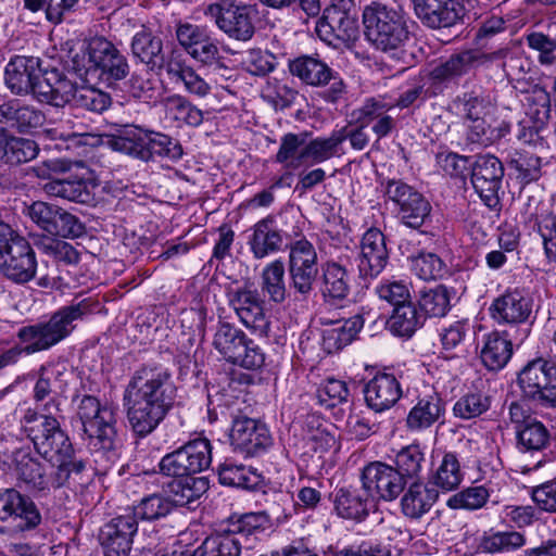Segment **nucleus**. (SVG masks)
Instances as JSON below:
<instances>
[{
	"label": "nucleus",
	"instance_id": "nucleus-1",
	"mask_svg": "<svg viewBox=\"0 0 556 556\" xmlns=\"http://www.w3.org/2000/svg\"><path fill=\"white\" fill-rule=\"evenodd\" d=\"M170 371L162 365H142L129 379L123 406L131 430L139 437L152 433L165 418L176 397Z\"/></svg>",
	"mask_w": 556,
	"mask_h": 556
},
{
	"label": "nucleus",
	"instance_id": "nucleus-2",
	"mask_svg": "<svg viewBox=\"0 0 556 556\" xmlns=\"http://www.w3.org/2000/svg\"><path fill=\"white\" fill-rule=\"evenodd\" d=\"M68 67L86 84L99 81L106 87H115L130 72L127 58L102 36L89 39L72 56Z\"/></svg>",
	"mask_w": 556,
	"mask_h": 556
},
{
	"label": "nucleus",
	"instance_id": "nucleus-3",
	"mask_svg": "<svg viewBox=\"0 0 556 556\" xmlns=\"http://www.w3.org/2000/svg\"><path fill=\"white\" fill-rule=\"evenodd\" d=\"M22 429L33 442L35 450L45 458L64 459L70 478L78 477L86 470L84 459L74 456L75 451L60 421L51 414H39L36 409H26L21 419Z\"/></svg>",
	"mask_w": 556,
	"mask_h": 556
},
{
	"label": "nucleus",
	"instance_id": "nucleus-4",
	"mask_svg": "<svg viewBox=\"0 0 556 556\" xmlns=\"http://www.w3.org/2000/svg\"><path fill=\"white\" fill-rule=\"evenodd\" d=\"M99 303L92 298H86L77 303L61 307L48 321L25 326L18 330V339L27 343L23 353L34 354L48 350L58 344L74 329L73 323L84 319L97 312Z\"/></svg>",
	"mask_w": 556,
	"mask_h": 556
},
{
	"label": "nucleus",
	"instance_id": "nucleus-5",
	"mask_svg": "<svg viewBox=\"0 0 556 556\" xmlns=\"http://www.w3.org/2000/svg\"><path fill=\"white\" fill-rule=\"evenodd\" d=\"M362 20L364 36L376 50L395 55L410 39L408 20L400 9L371 2L364 8Z\"/></svg>",
	"mask_w": 556,
	"mask_h": 556
},
{
	"label": "nucleus",
	"instance_id": "nucleus-6",
	"mask_svg": "<svg viewBox=\"0 0 556 556\" xmlns=\"http://www.w3.org/2000/svg\"><path fill=\"white\" fill-rule=\"evenodd\" d=\"M344 141L345 135L334 130L328 137H316L309 140L306 132H288L281 137L275 159L288 169L320 164L339 156Z\"/></svg>",
	"mask_w": 556,
	"mask_h": 556
},
{
	"label": "nucleus",
	"instance_id": "nucleus-7",
	"mask_svg": "<svg viewBox=\"0 0 556 556\" xmlns=\"http://www.w3.org/2000/svg\"><path fill=\"white\" fill-rule=\"evenodd\" d=\"M105 142L113 151L142 162L154 161L155 157L178 161L184 153L179 142L168 135L137 126H128L117 135L106 136Z\"/></svg>",
	"mask_w": 556,
	"mask_h": 556
},
{
	"label": "nucleus",
	"instance_id": "nucleus-8",
	"mask_svg": "<svg viewBox=\"0 0 556 556\" xmlns=\"http://www.w3.org/2000/svg\"><path fill=\"white\" fill-rule=\"evenodd\" d=\"M270 518L266 511L232 515L227 527L205 538L194 551L193 556H240L242 539L264 532L270 527Z\"/></svg>",
	"mask_w": 556,
	"mask_h": 556
},
{
	"label": "nucleus",
	"instance_id": "nucleus-9",
	"mask_svg": "<svg viewBox=\"0 0 556 556\" xmlns=\"http://www.w3.org/2000/svg\"><path fill=\"white\" fill-rule=\"evenodd\" d=\"M42 521L36 503L14 488L0 489V535L10 539L35 530Z\"/></svg>",
	"mask_w": 556,
	"mask_h": 556
},
{
	"label": "nucleus",
	"instance_id": "nucleus-10",
	"mask_svg": "<svg viewBox=\"0 0 556 556\" xmlns=\"http://www.w3.org/2000/svg\"><path fill=\"white\" fill-rule=\"evenodd\" d=\"M77 416L90 444L108 452L116 450L117 431L113 407L101 405L96 396L84 395L77 405Z\"/></svg>",
	"mask_w": 556,
	"mask_h": 556
},
{
	"label": "nucleus",
	"instance_id": "nucleus-11",
	"mask_svg": "<svg viewBox=\"0 0 556 556\" xmlns=\"http://www.w3.org/2000/svg\"><path fill=\"white\" fill-rule=\"evenodd\" d=\"M203 14L232 40L248 42L255 35L257 10L254 5L220 0L206 5Z\"/></svg>",
	"mask_w": 556,
	"mask_h": 556
},
{
	"label": "nucleus",
	"instance_id": "nucleus-12",
	"mask_svg": "<svg viewBox=\"0 0 556 556\" xmlns=\"http://www.w3.org/2000/svg\"><path fill=\"white\" fill-rule=\"evenodd\" d=\"M318 37L331 46L349 43L358 38L359 26L354 0H331L316 23Z\"/></svg>",
	"mask_w": 556,
	"mask_h": 556
},
{
	"label": "nucleus",
	"instance_id": "nucleus-13",
	"mask_svg": "<svg viewBox=\"0 0 556 556\" xmlns=\"http://www.w3.org/2000/svg\"><path fill=\"white\" fill-rule=\"evenodd\" d=\"M212 444L206 438H195L164 455L157 467L166 477L195 476L210 468Z\"/></svg>",
	"mask_w": 556,
	"mask_h": 556
},
{
	"label": "nucleus",
	"instance_id": "nucleus-14",
	"mask_svg": "<svg viewBox=\"0 0 556 556\" xmlns=\"http://www.w3.org/2000/svg\"><path fill=\"white\" fill-rule=\"evenodd\" d=\"M522 396L535 405L556 408V367L543 358L529 362L517 378Z\"/></svg>",
	"mask_w": 556,
	"mask_h": 556
},
{
	"label": "nucleus",
	"instance_id": "nucleus-15",
	"mask_svg": "<svg viewBox=\"0 0 556 556\" xmlns=\"http://www.w3.org/2000/svg\"><path fill=\"white\" fill-rule=\"evenodd\" d=\"M490 312L498 324L510 325V331L506 330V333L517 343H522L530 334L529 317L532 313V301L520 291H508L496 298Z\"/></svg>",
	"mask_w": 556,
	"mask_h": 556
},
{
	"label": "nucleus",
	"instance_id": "nucleus-16",
	"mask_svg": "<svg viewBox=\"0 0 556 556\" xmlns=\"http://www.w3.org/2000/svg\"><path fill=\"white\" fill-rule=\"evenodd\" d=\"M317 274V253L314 245L306 239L295 241L289 255L290 288L301 299L306 300L314 290Z\"/></svg>",
	"mask_w": 556,
	"mask_h": 556
},
{
	"label": "nucleus",
	"instance_id": "nucleus-17",
	"mask_svg": "<svg viewBox=\"0 0 556 556\" xmlns=\"http://www.w3.org/2000/svg\"><path fill=\"white\" fill-rule=\"evenodd\" d=\"M504 178V165L493 154L477 155L472 164L471 182L484 204L495 210L500 205L498 191Z\"/></svg>",
	"mask_w": 556,
	"mask_h": 556
},
{
	"label": "nucleus",
	"instance_id": "nucleus-18",
	"mask_svg": "<svg viewBox=\"0 0 556 556\" xmlns=\"http://www.w3.org/2000/svg\"><path fill=\"white\" fill-rule=\"evenodd\" d=\"M362 486L370 495L386 502L394 501L404 492L406 483L395 468L382 462H371L361 473Z\"/></svg>",
	"mask_w": 556,
	"mask_h": 556
},
{
	"label": "nucleus",
	"instance_id": "nucleus-19",
	"mask_svg": "<svg viewBox=\"0 0 556 556\" xmlns=\"http://www.w3.org/2000/svg\"><path fill=\"white\" fill-rule=\"evenodd\" d=\"M229 439L235 450L249 456L261 455L273 445L266 424L247 416L233 418Z\"/></svg>",
	"mask_w": 556,
	"mask_h": 556
},
{
	"label": "nucleus",
	"instance_id": "nucleus-20",
	"mask_svg": "<svg viewBox=\"0 0 556 556\" xmlns=\"http://www.w3.org/2000/svg\"><path fill=\"white\" fill-rule=\"evenodd\" d=\"M137 531L138 522L127 508L112 518L99 534L105 556H128Z\"/></svg>",
	"mask_w": 556,
	"mask_h": 556
},
{
	"label": "nucleus",
	"instance_id": "nucleus-21",
	"mask_svg": "<svg viewBox=\"0 0 556 556\" xmlns=\"http://www.w3.org/2000/svg\"><path fill=\"white\" fill-rule=\"evenodd\" d=\"M10 248L0 255V274L18 285L33 280L37 260L30 243L26 239H17Z\"/></svg>",
	"mask_w": 556,
	"mask_h": 556
},
{
	"label": "nucleus",
	"instance_id": "nucleus-22",
	"mask_svg": "<svg viewBox=\"0 0 556 556\" xmlns=\"http://www.w3.org/2000/svg\"><path fill=\"white\" fill-rule=\"evenodd\" d=\"M42 76V60L37 56L15 55L4 67V84L15 96H31Z\"/></svg>",
	"mask_w": 556,
	"mask_h": 556
},
{
	"label": "nucleus",
	"instance_id": "nucleus-23",
	"mask_svg": "<svg viewBox=\"0 0 556 556\" xmlns=\"http://www.w3.org/2000/svg\"><path fill=\"white\" fill-rule=\"evenodd\" d=\"M227 298L229 306L247 328L266 331L268 321L264 312V300L256 289L248 286L238 287L229 290Z\"/></svg>",
	"mask_w": 556,
	"mask_h": 556
},
{
	"label": "nucleus",
	"instance_id": "nucleus-24",
	"mask_svg": "<svg viewBox=\"0 0 556 556\" xmlns=\"http://www.w3.org/2000/svg\"><path fill=\"white\" fill-rule=\"evenodd\" d=\"M420 22L432 29L450 28L462 21L465 9L458 0H413Z\"/></svg>",
	"mask_w": 556,
	"mask_h": 556
},
{
	"label": "nucleus",
	"instance_id": "nucleus-25",
	"mask_svg": "<svg viewBox=\"0 0 556 556\" xmlns=\"http://www.w3.org/2000/svg\"><path fill=\"white\" fill-rule=\"evenodd\" d=\"M359 248L356 262L361 277H377L389 258L384 235L378 228H369L363 235Z\"/></svg>",
	"mask_w": 556,
	"mask_h": 556
},
{
	"label": "nucleus",
	"instance_id": "nucleus-26",
	"mask_svg": "<svg viewBox=\"0 0 556 556\" xmlns=\"http://www.w3.org/2000/svg\"><path fill=\"white\" fill-rule=\"evenodd\" d=\"M76 94V84L56 68L43 71L37 83L33 98L40 103L64 106Z\"/></svg>",
	"mask_w": 556,
	"mask_h": 556
},
{
	"label": "nucleus",
	"instance_id": "nucleus-27",
	"mask_svg": "<svg viewBox=\"0 0 556 556\" xmlns=\"http://www.w3.org/2000/svg\"><path fill=\"white\" fill-rule=\"evenodd\" d=\"M497 55L498 53L485 54L479 50H464L434 66L430 75L438 83L451 81L493 61Z\"/></svg>",
	"mask_w": 556,
	"mask_h": 556
},
{
	"label": "nucleus",
	"instance_id": "nucleus-28",
	"mask_svg": "<svg viewBox=\"0 0 556 556\" xmlns=\"http://www.w3.org/2000/svg\"><path fill=\"white\" fill-rule=\"evenodd\" d=\"M367 406L376 413L393 407L402 396V388L392 374H377L364 387Z\"/></svg>",
	"mask_w": 556,
	"mask_h": 556
},
{
	"label": "nucleus",
	"instance_id": "nucleus-29",
	"mask_svg": "<svg viewBox=\"0 0 556 556\" xmlns=\"http://www.w3.org/2000/svg\"><path fill=\"white\" fill-rule=\"evenodd\" d=\"M98 185L92 179L70 175L63 179H51L43 185V190L51 197L61 198L80 204H94V190Z\"/></svg>",
	"mask_w": 556,
	"mask_h": 556
},
{
	"label": "nucleus",
	"instance_id": "nucleus-30",
	"mask_svg": "<svg viewBox=\"0 0 556 556\" xmlns=\"http://www.w3.org/2000/svg\"><path fill=\"white\" fill-rule=\"evenodd\" d=\"M336 514L345 520L363 522L369 515L374 501L368 493L351 488H340L332 493Z\"/></svg>",
	"mask_w": 556,
	"mask_h": 556
},
{
	"label": "nucleus",
	"instance_id": "nucleus-31",
	"mask_svg": "<svg viewBox=\"0 0 556 556\" xmlns=\"http://www.w3.org/2000/svg\"><path fill=\"white\" fill-rule=\"evenodd\" d=\"M352 276L338 262L328 261L321 265L320 292L326 303L338 304L348 299L352 287Z\"/></svg>",
	"mask_w": 556,
	"mask_h": 556
},
{
	"label": "nucleus",
	"instance_id": "nucleus-32",
	"mask_svg": "<svg viewBox=\"0 0 556 556\" xmlns=\"http://www.w3.org/2000/svg\"><path fill=\"white\" fill-rule=\"evenodd\" d=\"M289 71L292 76L312 87L326 86L333 78V70L317 54H303L290 60Z\"/></svg>",
	"mask_w": 556,
	"mask_h": 556
},
{
	"label": "nucleus",
	"instance_id": "nucleus-33",
	"mask_svg": "<svg viewBox=\"0 0 556 556\" xmlns=\"http://www.w3.org/2000/svg\"><path fill=\"white\" fill-rule=\"evenodd\" d=\"M453 106L464 122L495 116L497 106L491 94L481 87L463 92L453 100Z\"/></svg>",
	"mask_w": 556,
	"mask_h": 556
},
{
	"label": "nucleus",
	"instance_id": "nucleus-34",
	"mask_svg": "<svg viewBox=\"0 0 556 556\" xmlns=\"http://www.w3.org/2000/svg\"><path fill=\"white\" fill-rule=\"evenodd\" d=\"M173 480L163 486V491L176 506H186L199 500L208 490V479L205 477L182 476L172 477Z\"/></svg>",
	"mask_w": 556,
	"mask_h": 556
},
{
	"label": "nucleus",
	"instance_id": "nucleus-35",
	"mask_svg": "<svg viewBox=\"0 0 556 556\" xmlns=\"http://www.w3.org/2000/svg\"><path fill=\"white\" fill-rule=\"evenodd\" d=\"M407 485L401 498V511L405 517L418 520L431 509L438 492L421 480L412 481Z\"/></svg>",
	"mask_w": 556,
	"mask_h": 556
},
{
	"label": "nucleus",
	"instance_id": "nucleus-36",
	"mask_svg": "<svg viewBox=\"0 0 556 556\" xmlns=\"http://www.w3.org/2000/svg\"><path fill=\"white\" fill-rule=\"evenodd\" d=\"M445 413V403L439 393L432 391L418 397L409 410L406 425L410 430H422L435 424Z\"/></svg>",
	"mask_w": 556,
	"mask_h": 556
},
{
	"label": "nucleus",
	"instance_id": "nucleus-37",
	"mask_svg": "<svg viewBox=\"0 0 556 556\" xmlns=\"http://www.w3.org/2000/svg\"><path fill=\"white\" fill-rule=\"evenodd\" d=\"M465 125L467 142L479 147L493 144L510 130L509 124L496 121L495 116L467 121Z\"/></svg>",
	"mask_w": 556,
	"mask_h": 556
},
{
	"label": "nucleus",
	"instance_id": "nucleus-38",
	"mask_svg": "<svg viewBox=\"0 0 556 556\" xmlns=\"http://www.w3.org/2000/svg\"><path fill=\"white\" fill-rule=\"evenodd\" d=\"M253 232L249 239L250 250L257 260L280 250L282 237L274 227V218L267 216L258 220L252 228Z\"/></svg>",
	"mask_w": 556,
	"mask_h": 556
},
{
	"label": "nucleus",
	"instance_id": "nucleus-39",
	"mask_svg": "<svg viewBox=\"0 0 556 556\" xmlns=\"http://www.w3.org/2000/svg\"><path fill=\"white\" fill-rule=\"evenodd\" d=\"M513 341L514 338L500 332L490 333L481 350V361L483 365L492 371H497L504 368L513 355Z\"/></svg>",
	"mask_w": 556,
	"mask_h": 556
},
{
	"label": "nucleus",
	"instance_id": "nucleus-40",
	"mask_svg": "<svg viewBox=\"0 0 556 556\" xmlns=\"http://www.w3.org/2000/svg\"><path fill=\"white\" fill-rule=\"evenodd\" d=\"M363 327L361 316H354L345 320L334 323L323 331L324 350L334 353L350 344Z\"/></svg>",
	"mask_w": 556,
	"mask_h": 556
},
{
	"label": "nucleus",
	"instance_id": "nucleus-41",
	"mask_svg": "<svg viewBox=\"0 0 556 556\" xmlns=\"http://www.w3.org/2000/svg\"><path fill=\"white\" fill-rule=\"evenodd\" d=\"M163 49V39L147 28L137 31L130 40L131 56L134 60L144 64L149 70L155 65Z\"/></svg>",
	"mask_w": 556,
	"mask_h": 556
},
{
	"label": "nucleus",
	"instance_id": "nucleus-42",
	"mask_svg": "<svg viewBox=\"0 0 556 556\" xmlns=\"http://www.w3.org/2000/svg\"><path fill=\"white\" fill-rule=\"evenodd\" d=\"M516 446L521 453H534L545 450L549 445L551 432L540 420L531 419L521 428H516Z\"/></svg>",
	"mask_w": 556,
	"mask_h": 556
},
{
	"label": "nucleus",
	"instance_id": "nucleus-43",
	"mask_svg": "<svg viewBox=\"0 0 556 556\" xmlns=\"http://www.w3.org/2000/svg\"><path fill=\"white\" fill-rule=\"evenodd\" d=\"M17 480L30 491L45 492L50 489V479L46 476L45 466L28 453L21 454L16 459Z\"/></svg>",
	"mask_w": 556,
	"mask_h": 556
},
{
	"label": "nucleus",
	"instance_id": "nucleus-44",
	"mask_svg": "<svg viewBox=\"0 0 556 556\" xmlns=\"http://www.w3.org/2000/svg\"><path fill=\"white\" fill-rule=\"evenodd\" d=\"M425 323V316L418 312L412 301L393 308L389 320L392 333L399 337H412Z\"/></svg>",
	"mask_w": 556,
	"mask_h": 556
},
{
	"label": "nucleus",
	"instance_id": "nucleus-45",
	"mask_svg": "<svg viewBox=\"0 0 556 556\" xmlns=\"http://www.w3.org/2000/svg\"><path fill=\"white\" fill-rule=\"evenodd\" d=\"M219 482L224 485L242 489H254L261 482V476L250 467L225 460L217 468Z\"/></svg>",
	"mask_w": 556,
	"mask_h": 556
},
{
	"label": "nucleus",
	"instance_id": "nucleus-46",
	"mask_svg": "<svg viewBox=\"0 0 556 556\" xmlns=\"http://www.w3.org/2000/svg\"><path fill=\"white\" fill-rule=\"evenodd\" d=\"M262 291L270 302L280 304L287 299V287L285 282V265L282 261L276 260L267 264L261 276Z\"/></svg>",
	"mask_w": 556,
	"mask_h": 556
},
{
	"label": "nucleus",
	"instance_id": "nucleus-47",
	"mask_svg": "<svg viewBox=\"0 0 556 556\" xmlns=\"http://www.w3.org/2000/svg\"><path fill=\"white\" fill-rule=\"evenodd\" d=\"M248 339V336L241 329L229 323H219L213 345L226 361L230 362L240 352Z\"/></svg>",
	"mask_w": 556,
	"mask_h": 556
},
{
	"label": "nucleus",
	"instance_id": "nucleus-48",
	"mask_svg": "<svg viewBox=\"0 0 556 556\" xmlns=\"http://www.w3.org/2000/svg\"><path fill=\"white\" fill-rule=\"evenodd\" d=\"M425 460V454L420 446L410 444L397 452L394 460L395 466L393 467L407 484L412 481H420V472Z\"/></svg>",
	"mask_w": 556,
	"mask_h": 556
},
{
	"label": "nucleus",
	"instance_id": "nucleus-49",
	"mask_svg": "<svg viewBox=\"0 0 556 556\" xmlns=\"http://www.w3.org/2000/svg\"><path fill=\"white\" fill-rule=\"evenodd\" d=\"M526 544L523 534L517 531H496L484 533L478 548L483 553H508L522 547Z\"/></svg>",
	"mask_w": 556,
	"mask_h": 556
},
{
	"label": "nucleus",
	"instance_id": "nucleus-50",
	"mask_svg": "<svg viewBox=\"0 0 556 556\" xmlns=\"http://www.w3.org/2000/svg\"><path fill=\"white\" fill-rule=\"evenodd\" d=\"M138 521H154L166 517L173 510L172 502L165 493H153L144 496L136 506L127 507Z\"/></svg>",
	"mask_w": 556,
	"mask_h": 556
},
{
	"label": "nucleus",
	"instance_id": "nucleus-51",
	"mask_svg": "<svg viewBox=\"0 0 556 556\" xmlns=\"http://www.w3.org/2000/svg\"><path fill=\"white\" fill-rule=\"evenodd\" d=\"M452 290L445 286H437L420 292L419 307L426 317H444L451 309Z\"/></svg>",
	"mask_w": 556,
	"mask_h": 556
},
{
	"label": "nucleus",
	"instance_id": "nucleus-52",
	"mask_svg": "<svg viewBox=\"0 0 556 556\" xmlns=\"http://www.w3.org/2000/svg\"><path fill=\"white\" fill-rule=\"evenodd\" d=\"M464 478L460 463L455 453H445L434 471L432 482L443 491H453L459 486Z\"/></svg>",
	"mask_w": 556,
	"mask_h": 556
},
{
	"label": "nucleus",
	"instance_id": "nucleus-53",
	"mask_svg": "<svg viewBox=\"0 0 556 556\" xmlns=\"http://www.w3.org/2000/svg\"><path fill=\"white\" fill-rule=\"evenodd\" d=\"M325 556H392L391 548L381 542L363 540L352 544L329 545Z\"/></svg>",
	"mask_w": 556,
	"mask_h": 556
},
{
	"label": "nucleus",
	"instance_id": "nucleus-54",
	"mask_svg": "<svg viewBox=\"0 0 556 556\" xmlns=\"http://www.w3.org/2000/svg\"><path fill=\"white\" fill-rule=\"evenodd\" d=\"M508 164L516 170L517 178L525 185L536 181L542 176V160L535 154L516 151Z\"/></svg>",
	"mask_w": 556,
	"mask_h": 556
},
{
	"label": "nucleus",
	"instance_id": "nucleus-55",
	"mask_svg": "<svg viewBox=\"0 0 556 556\" xmlns=\"http://www.w3.org/2000/svg\"><path fill=\"white\" fill-rule=\"evenodd\" d=\"M165 108L176 121H181L189 126L197 127L203 122V113L185 97L173 94L166 98Z\"/></svg>",
	"mask_w": 556,
	"mask_h": 556
},
{
	"label": "nucleus",
	"instance_id": "nucleus-56",
	"mask_svg": "<svg viewBox=\"0 0 556 556\" xmlns=\"http://www.w3.org/2000/svg\"><path fill=\"white\" fill-rule=\"evenodd\" d=\"M38 151L39 148L34 140L10 136L2 162L10 165L26 163L34 160Z\"/></svg>",
	"mask_w": 556,
	"mask_h": 556
},
{
	"label": "nucleus",
	"instance_id": "nucleus-57",
	"mask_svg": "<svg viewBox=\"0 0 556 556\" xmlns=\"http://www.w3.org/2000/svg\"><path fill=\"white\" fill-rule=\"evenodd\" d=\"M491 406L490 396L481 392L467 393L453 407L454 415L462 419H471L485 413Z\"/></svg>",
	"mask_w": 556,
	"mask_h": 556
},
{
	"label": "nucleus",
	"instance_id": "nucleus-58",
	"mask_svg": "<svg viewBox=\"0 0 556 556\" xmlns=\"http://www.w3.org/2000/svg\"><path fill=\"white\" fill-rule=\"evenodd\" d=\"M528 47L538 53L541 65L552 66L556 64V37L542 31H532L526 36Z\"/></svg>",
	"mask_w": 556,
	"mask_h": 556
},
{
	"label": "nucleus",
	"instance_id": "nucleus-59",
	"mask_svg": "<svg viewBox=\"0 0 556 556\" xmlns=\"http://www.w3.org/2000/svg\"><path fill=\"white\" fill-rule=\"evenodd\" d=\"M194 61L205 65L224 67L216 39L212 38L207 30L198 43L188 53Z\"/></svg>",
	"mask_w": 556,
	"mask_h": 556
},
{
	"label": "nucleus",
	"instance_id": "nucleus-60",
	"mask_svg": "<svg viewBox=\"0 0 556 556\" xmlns=\"http://www.w3.org/2000/svg\"><path fill=\"white\" fill-rule=\"evenodd\" d=\"M412 269L422 280H435L444 275L445 265L437 254L421 252L412 258Z\"/></svg>",
	"mask_w": 556,
	"mask_h": 556
},
{
	"label": "nucleus",
	"instance_id": "nucleus-61",
	"mask_svg": "<svg viewBox=\"0 0 556 556\" xmlns=\"http://www.w3.org/2000/svg\"><path fill=\"white\" fill-rule=\"evenodd\" d=\"M490 493L483 485L467 488L447 500V506L453 509L476 510L488 501Z\"/></svg>",
	"mask_w": 556,
	"mask_h": 556
},
{
	"label": "nucleus",
	"instance_id": "nucleus-62",
	"mask_svg": "<svg viewBox=\"0 0 556 556\" xmlns=\"http://www.w3.org/2000/svg\"><path fill=\"white\" fill-rule=\"evenodd\" d=\"M24 212L42 231L50 236L52 235L55 218L59 214V206L42 201H36L28 205Z\"/></svg>",
	"mask_w": 556,
	"mask_h": 556
},
{
	"label": "nucleus",
	"instance_id": "nucleus-63",
	"mask_svg": "<svg viewBox=\"0 0 556 556\" xmlns=\"http://www.w3.org/2000/svg\"><path fill=\"white\" fill-rule=\"evenodd\" d=\"M62 372L54 366L42 365L37 371V381L33 389V399L39 403L55 392Z\"/></svg>",
	"mask_w": 556,
	"mask_h": 556
},
{
	"label": "nucleus",
	"instance_id": "nucleus-64",
	"mask_svg": "<svg viewBox=\"0 0 556 556\" xmlns=\"http://www.w3.org/2000/svg\"><path fill=\"white\" fill-rule=\"evenodd\" d=\"M189 66L181 51L172 48L168 51L163 49L162 54L157 58L155 65H153L150 71L157 74L165 71L167 75L176 81Z\"/></svg>",
	"mask_w": 556,
	"mask_h": 556
}]
</instances>
